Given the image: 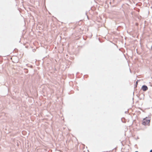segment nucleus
Returning <instances> with one entry per match:
<instances>
[{
  "label": "nucleus",
  "instance_id": "8",
  "mask_svg": "<svg viewBox=\"0 0 152 152\" xmlns=\"http://www.w3.org/2000/svg\"><path fill=\"white\" fill-rule=\"evenodd\" d=\"M134 92L133 93V95H134Z\"/></svg>",
  "mask_w": 152,
  "mask_h": 152
},
{
  "label": "nucleus",
  "instance_id": "6",
  "mask_svg": "<svg viewBox=\"0 0 152 152\" xmlns=\"http://www.w3.org/2000/svg\"><path fill=\"white\" fill-rule=\"evenodd\" d=\"M127 111H126L125 112V113H127Z\"/></svg>",
  "mask_w": 152,
  "mask_h": 152
},
{
  "label": "nucleus",
  "instance_id": "1",
  "mask_svg": "<svg viewBox=\"0 0 152 152\" xmlns=\"http://www.w3.org/2000/svg\"><path fill=\"white\" fill-rule=\"evenodd\" d=\"M150 122V120L147 119V117L143 119L142 121V124L144 125L148 124Z\"/></svg>",
  "mask_w": 152,
  "mask_h": 152
},
{
  "label": "nucleus",
  "instance_id": "7",
  "mask_svg": "<svg viewBox=\"0 0 152 152\" xmlns=\"http://www.w3.org/2000/svg\"><path fill=\"white\" fill-rule=\"evenodd\" d=\"M135 152H138V151H135Z\"/></svg>",
  "mask_w": 152,
  "mask_h": 152
},
{
  "label": "nucleus",
  "instance_id": "4",
  "mask_svg": "<svg viewBox=\"0 0 152 152\" xmlns=\"http://www.w3.org/2000/svg\"><path fill=\"white\" fill-rule=\"evenodd\" d=\"M30 67L31 68H32L33 67V66L32 65H31Z\"/></svg>",
  "mask_w": 152,
  "mask_h": 152
},
{
  "label": "nucleus",
  "instance_id": "2",
  "mask_svg": "<svg viewBox=\"0 0 152 152\" xmlns=\"http://www.w3.org/2000/svg\"><path fill=\"white\" fill-rule=\"evenodd\" d=\"M141 89L144 91H146L148 89V87L147 86L145 85L142 86L141 87Z\"/></svg>",
  "mask_w": 152,
  "mask_h": 152
},
{
  "label": "nucleus",
  "instance_id": "3",
  "mask_svg": "<svg viewBox=\"0 0 152 152\" xmlns=\"http://www.w3.org/2000/svg\"><path fill=\"white\" fill-rule=\"evenodd\" d=\"M138 84V80L136 82V84L135 85V86L134 87V88H135L137 87V85Z\"/></svg>",
  "mask_w": 152,
  "mask_h": 152
},
{
  "label": "nucleus",
  "instance_id": "5",
  "mask_svg": "<svg viewBox=\"0 0 152 152\" xmlns=\"http://www.w3.org/2000/svg\"><path fill=\"white\" fill-rule=\"evenodd\" d=\"M150 152H152V149L150 150Z\"/></svg>",
  "mask_w": 152,
  "mask_h": 152
}]
</instances>
